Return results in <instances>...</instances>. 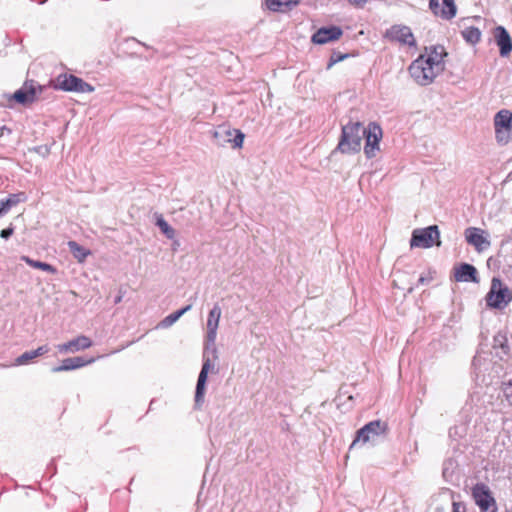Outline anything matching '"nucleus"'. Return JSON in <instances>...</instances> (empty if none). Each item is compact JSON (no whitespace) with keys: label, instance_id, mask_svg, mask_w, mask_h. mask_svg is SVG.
I'll return each mask as SVG.
<instances>
[{"label":"nucleus","instance_id":"nucleus-29","mask_svg":"<svg viewBox=\"0 0 512 512\" xmlns=\"http://www.w3.org/2000/svg\"><path fill=\"white\" fill-rule=\"evenodd\" d=\"M455 467H456V463L452 459H449L444 462L442 473H443V477L446 479V481H448V482L454 481Z\"/></svg>","mask_w":512,"mask_h":512},{"label":"nucleus","instance_id":"nucleus-8","mask_svg":"<svg viewBox=\"0 0 512 512\" xmlns=\"http://www.w3.org/2000/svg\"><path fill=\"white\" fill-rule=\"evenodd\" d=\"M472 497L481 512H497V504L489 487L484 483H477L472 488Z\"/></svg>","mask_w":512,"mask_h":512},{"label":"nucleus","instance_id":"nucleus-24","mask_svg":"<svg viewBox=\"0 0 512 512\" xmlns=\"http://www.w3.org/2000/svg\"><path fill=\"white\" fill-rule=\"evenodd\" d=\"M192 305H186L185 307L169 314L164 319H162L156 326L159 329H166L172 326L181 316H183L186 312L191 310Z\"/></svg>","mask_w":512,"mask_h":512},{"label":"nucleus","instance_id":"nucleus-13","mask_svg":"<svg viewBox=\"0 0 512 512\" xmlns=\"http://www.w3.org/2000/svg\"><path fill=\"white\" fill-rule=\"evenodd\" d=\"M385 37L393 42H398L401 45L414 47L416 45L415 37L406 25H393L385 32Z\"/></svg>","mask_w":512,"mask_h":512},{"label":"nucleus","instance_id":"nucleus-3","mask_svg":"<svg viewBox=\"0 0 512 512\" xmlns=\"http://www.w3.org/2000/svg\"><path fill=\"white\" fill-rule=\"evenodd\" d=\"M409 73L417 84L427 86L433 82L441 71L437 65H431L426 58L420 55L409 66Z\"/></svg>","mask_w":512,"mask_h":512},{"label":"nucleus","instance_id":"nucleus-39","mask_svg":"<svg viewBox=\"0 0 512 512\" xmlns=\"http://www.w3.org/2000/svg\"><path fill=\"white\" fill-rule=\"evenodd\" d=\"M4 131H7V132L10 133V130L8 128H6V126H3V127L0 128V136L3 135Z\"/></svg>","mask_w":512,"mask_h":512},{"label":"nucleus","instance_id":"nucleus-25","mask_svg":"<svg viewBox=\"0 0 512 512\" xmlns=\"http://www.w3.org/2000/svg\"><path fill=\"white\" fill-rule=\"evenodd\" d=\"M70 253L79 262H85L86 258L91 254V251L84 246L78 244L76 241H69L67 243Z\"/></svg>","mask_w":512,"mask_h":512},{"label":"nucleus","instance_id":"nucleus-17","mask_svg":"<svg viewBox=\"0 0 512 512\" xmlns=\"http://www.w3.org/2000/svg\"><path fill=\"white\" fill-rule=\"evenodd\" d=\"M92 341L85 335H80L66 343L58 344L56 346L60 353H76L92 346Z\"/></svg>","mask_w":512,"mask_h":512},{"label":"nucleus","instance_id":"nucleus-15","mask_svg":"<svg viewBox=\"0 0 512 512\" xmlns=\"http://www.w3.org/2000/svg\"><path fill=\"white\" fill-rule=\"evenodd\" d=\"M429 8L434 15L443 19H451L456 15V5L453 0H430Z\"/></svg>","mask_w":512,"mask_h":512},{"label":"nucleus","instance_id":"nucleus-6","mask_svg":"<svg viewBox=\"0 0 512 512\" xmlns=\"http://www.w3.org/2000/svg\"><path fill=\"white\" fill-rule=\"evenodd\" d=\"M495 137L499 144L506 145L512 140V112L498 111L494 116Z\"/></svg>","mask_w":512,"mask_h":512},{"label":"nucleus","instance_id":"nucleus-10","mask_svg":"<svg viewBox=\"0 0 512 512\" xmlns=\"http://www.w3.org/2000/svg\"><path fill=\"white\" fill-rule=\"evenodd\" d=\"M382 134L381 127L375 122H371L367 127H365L364 137L366 139V143L364 146V153L367 158H373L376 156V153L379 151V143L382 138Z\"/></svg>","mask_w":512,"mask_h":512},{"label":"nucleus","instance_id":"nucleus-37","mask_svg":"<svg viewBox=\"0 0 512 512\" xmlns=\"http://www.w3.org/2000/svg\"><path fill=\"white\" fill-rule=\"evenodd\" d=\"M346 57V55H339L337 59H331V62L329 63V67H331L335 62L341 61Z\"/></svg>","mask_w":512,"mask_h":512},{"label":"nucleus","instance_id":"nucleus-32","mask_svg":"<svg viewBox=\"0 0 512 512\" xmlns=\"http://www.w3.org/2000/svg\"><path fill=\"white\" fill-rule=\"evenodd\" d=\"M36 357L42 356L50 351V348L48 345H42L39 346L37 349L33 350Z\"/></svg>","mask_w":512,"mask_h":512},{"label":"nucleus","instance_id":"nucleus-4","mask_svg":"<svg viewBox=\"0 0 512 512\" xmlns=\"http://www.w3.org/2000/svg\"><path fill=\"white\" fill-rule=\"evenodd\" d=\"M434 245H441L438 226H426L413 230L410 239L411 248L428 249Z\"/></svg>","mask_w":512,"mask_h":512},{"label":"nucleus","instance_id":"nucleus-35","mask_svg":"<svg viewBox=\"0 0 512 512\" xmlns=\"http://www.w3.org/2000/svg\"><path fill=\"white\" fill-rule=\"evenodd\" d=\"M430 280H431V278H428V277H426V276L421 275V276L419 277V279H418L417 286H419V285H425V284L429 283V282H430Z\"/></svg>","mask_w":512,"mask_h":512},{"label":"nucleus","instance_id":"nucleus-33","mask_svg":"<svg viewBox=\"0 0 512 512\" xmlns=\"http://www.w3.org/2000/svg\"><path fill=\"white\" fill-rule=\"evenodd\" d=\"M14 233V230L11 226H9L8 228H5L3 229L1 232H0V237L3 238V239H8L10 238V236Z\"/></svg>","mask_w":512,"mask_h":512},{"label":"nucleus","instance_id":"nucleus-23","mask_svg":"<svg viewBox=\"0 0 512 512\" xmlns=\"http://www.w3.org/2000/svg\"><path fill=\"white\" fill-rule=\"evenodd\" d=\"M421 56L426 58L431 65L436 66L437 64L441 72L444 70L443 58L446 56V52L443 46L438 45L426 48V53Z\"/></svg>","mask_w":512,"mask_h":512},{"label":"nucleus","instance_id":"nucleus-12","mask_svg":"<svg viewBox=\"0 0 512 512\" xmlns=\"http://www.w3.org/2000/svg\"><path fill=\"white\" fill-rule=\"evenodd\" d=\"M214 138L220 146L230 144L232 148H241L243 145L244 134L237 129L219 127L214 132Z\"/></svg>","mask_w":512,"mask_h":512},{"label":"nucleus","instance_id":"nucleus-26","mask_svg":"<svg viewBox=\"0 0 512 512\" xmlns=\"http://www.w3.org/2000/svg\"><path fill=\"white\" fill-rule=\"evenodd\" d=\"M20 259H21V261L25 262L27 265H29L32 268L40 269L42 271H45V272H48L51 274H55L57 272V269L49 263L42 262L39 260H34L26 255L21 256Z\"/></svg>","mask_w":512,"mask_h":512},{"label":"nucleus","instance_id":"nucleus-34","mask_svg":"<svg viewBox=\"0 0 512 512\" xmlns=\"http://www.w3.org/2000/svg\"><path fill=\"white\" fill-rule=\"evenodd\" d=\"M154 217L156 220L155 224H158V225L167 224V222L164 220V218L161 214L154 213Z\"/></svg>","mask_w":512,"mask_h":512},{"label":"nucleus","instance_id":"nucleus-7","mask_svg":"<svg viewBox=\"0 0 512 512\" xmlns=\"http://www.w3.org/2000/svg\"><path fill=\"white\" fill-rule=\"evenodd\" d=\"M486 300L488 306L500 309L505 307L512 300V293L499 278L494 277L491 281V287Z\"/></svg>","mask_w":512,"mask_h":512},{"label":"nucleus","instance_id":"nucleus-31","mask_svg":"<svg viewBox=\"0 0 512 512\" xmlns=\"http://www.w3.org/2000/svg\"><path fill=\"white\" fill-rule=\"evenodd\" d=\"M163 235H165L167 238L172 239L175 236V230L173 226H159Z\"/></svg>","mask_w":512,"mask_h":512},{"label":"nucleus","instance_id":"nucleus-14","mask_svg":"<svg viewBox=\"0 0 512 512\" xmlns=\"http://www.w3.org/2000/svg\"><path fill=\"white\" fill-rule=\"evenodd\" d=\"M464 235L467 243L473 246L477 252H482L490 247L489 234L480 228L470 226L465 230Z\"/></svg>","mask_w":512,"mask_h":512},{"label":"nucleus","instance_id":"nucleus-16","mask_svg":"<svg viewBox=\"0 0 512 512\" xmlns=\"http://www.w3.org/2000/svg\"><path fill=\"white\" fill-rule=\"evenodd\" d=\"M343 34V31L338 26H328L319 28L312 35V42L315 44H326L331 41L338 40Z\"/></svg>","mask_w":512,"mask_h":512},{"label":"nucleus","instance_id":"nucleus-11","mask_svg":"<svg viewBox=\"0 0 512 512\" xmlns=\"http://www.w3.org/2000/svg\"><path fill=\"white\" fill-rule=\"evenodd\" d=\"M57 86L64 91L91 93L94 87L74 75H60L57 79Z\"/></svg>","mask_w":512,"mask_h":512},{"label":"nucleus","instance_id":"nucleus-2","mask_svg":"<svg viewBox=\"0 0 512 512\" xmlns=\"http://www.w3.org/2000/svg\"><path fill=\"white\" fill-rule=\"evenodd\" d=\"M388 431V424L381 420H373L365 424L356 432V437L350 445V449L358 444L371 443L375 445L380 438H384Z\"/></svg>","mask_w":512,"mask_h":512},{"label":"nucleus","instance_id":"nucleus-40","mask_svg":"<svg viewBox=\"0 0 512 512\" xmlns=\"http://www.w3.org/2000/svg\"><path fill=\"white\" fill-rule=\"evenodd\" d=\"M121 299H122V296H118V297L115 298L114 302L117 304V303H119L121 301Z\"/></svg>","mask_w":512,"mask_h":512},{"label":"nucleus","instance_id":"nucleus-19","mask_svg":"<svg viewBox=\"0 0 512 512\" xmlns=\"http://www.w3.org/2000/svg\"><path fill=\"white\" fill-rule=\"evenodd\" d=\"M494 38L499 46L500 55L506 57L512 51V40L508 31L503 26H497L494 30Z\"/></svg>","mask_w":512,"mask_h":512},{"label":"nucleus","instance_id":"nucleus-9","mask_svg":"<svg viewBox=\"0 0 512 512\" xmlns=\"http://www.w3.org/2000/svg\"><path fill=\"white\" fill-rule=\"evenodd\" d=\"M211 355L203 354V364L198 375L195 389V406L199 408L204 402L208 374L214 371L215 365Z\"/></svg>","mask_w":512,"mask_h":512},{"label":"nucleus","instance_id":"nucleus-30","mask_svg":"<svg viewBox=\"0 0 512 512\" xmlns=\"http://www.w3.org/2000/svg\"><path fill=\"white\" fill-rule=\"evenodd\" d=\"M36 355L34 353L33 350L31 351H26L24 352L23 354H21L20 356H18L16 359H15V363L14 365L16 366H21V365H26L28 364L30 361L36 359Z\"/></svg>","mask_w":512,"mask_h":512},{"label":"nucleus","instance_id":"nucleus-22","mask_svg":"<svg viewBox=\"0 0 512 512\" xmlns=\"http://www.w3.org/2000/svg\"><path fill=\"white\" fill-rule=\"evenodd\" d=\"M36 95H37V88H36L35 84L31 81V82H25L23 87L14 93L13 98L18 103L25 105V104L32 103L35 100Z\"/></svg>","mask_w":512,"mask_h":512},{"label":"nucleus","instance_id":"nucleus-5","mask_svg":"<svg viewBox=\"0 0 512 512\" xmlns=\"http://www.w3.org/2000/svg\"><path fill=\"white\" fill-rule=\"evenodd\" d=\"M221 313V307L218 304H215L210 310L207 319L206 343L203 354L211 355L213 359L218 358V351L215 346V340Z\"/></svg>","mask_w":512,"mask_h":512},{"label":"nucleus","instance_id":"nucleus-27","mask_svg":"<svg viewBox=\"0 0 512 512\" xmlns=\"http://www.w3.org/2000/svg\"><path fill=\"white\" fill-rule=\"evenodd\" d=\"M299 0H266V6L271 11L284 12L292 5H296Z\"/></svg>","mask_w":512,"mask_h":512},{"label":"nucleus","instance_id":"nucleus-20","mask_svg":"<svg viewBox=\"0 0 512 512\" xmlns=\"http://www.w3.org/2000/svg\"><path fill=\"white\" fill-rule=\"evenodd\" d=\"M94 362V359H85L83 357H70L64 359L59 366H55L51 369L53 373L71 371L82 368Z\"/></svg>","mask_w":512,"mask_h":512},{"label":"nucleus","instance_id":"nucleus-38","mask_svg":"<svg viewBox=\"0 0 512 512\" xmlns=\"http://www.w3.org/2000/svg\"><path fill=\"white\" fill-rule=\"evenodd\" d=\"M452 512H461L459 503L453 502V511Z\"/></svg>","mask_w":512,"mask_h":512},{"label":"nucleus","instance_id":"nucleus-41","mask_svg":"<svg viewBox=\"0 0 512 512\" xmlns=\"http://www.w3.org/2000/svg\"><path fill=\"white\" fill-rule=\"evenodd\" d=\"M477 362H478V359L475 357V358L473 359V366H476V365H477Z\"/></svg>","mask_w":512,"mask_h":512},{"label":"nucleus","instance_id":"nucleus-21","mask_svg":"<svg viewBox=\"0 0 512 512\" xmlns=\"http://www.w3.org/2000/svg\"><path fill=\"white\" fill-rule=\"evenodd\" d=\"M27 200L24 192L9 194L6 198L0 200V218L9 213L13 208Z\"/></svg>","mask_w":512,"mask_h":512},{"label":"nucleus","instance_id":"nucleus-1","mask_svg":"<svg viewBox=\"0 0 512 512\" xmlns=\"http://www.w3.org/2000/svg\"><path fill=\"white\" fill-rule=\"evenodd\" d=\"M365 127L360 122H349L342 127V134L337 149L342 153L358 152L361 148Z\"/></svg>","mask_w":512,"mask_h":512},{"label":"nucleus","instance_id":"nucleus-28","mask_svg":"<svg viewBox=\"0 0 512 512\" xmlns=\"http://www.w3.org/2000/svg\"><path fill=\"white\" fill-rule=\"evenodd\" d=\"M461 33L463 38L470 44H476L480 41L481 32L476 27H467Z\"/></svg>","mask_w":512,"mask_h":512},{"label":"nucleus","instance_id":"nucleus-18","mask_svg":"<svg viewBox=\"0 0 512 512\" xmlns=\"http://www.w3.org/2000/svg\"><path fill=\"white\" fill-rule=\"evenodd\" d=\"M454 278L457 282H478L477 269L469 263H461L454 268Z\"/></svg>","mask_w":512,"mask_h":512},{"label":"nucleus","instance_id":"nucleus-36","mask_svg":"<svg viewBox=\"0 0 512 512\" xmlns=\"http://www.w3.org/2000/svg\"><path fill=\"white\" fill-rule=\"evenodd\" d=\"M349 2L355 6H363L367 0H349Z\"/></svg>","mask_w":512,"mask_h":512}]
</instances>
